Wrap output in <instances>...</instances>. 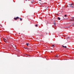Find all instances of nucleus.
<instances>
[{
	"instance_id": "1",
	"label": "nucleus",
	"mask_w": 74,
	"mask_h": 74,
	"mask_svg": "<svg viewBox=\"0 0 74 74\" xmlns=\"http://www.w3.org/2000/svg\"><path fill=\"white\" fill-rule=\"evenodd\" d=\"M73 5H74V4H70L69 5V7H72V8H73L74 7H73V6H72Z\"/></svg>"
},
{
	"instance_id": "2",
	"label": "nucleus",
	"mask_w": 74,
	"mask_h": 74,
	"mask_svg": "<svg viewBox=\"0 0 74 74\" xmlns=\"http://www.w3.org/2000/svg\"><path fill=\"white\" fill-rule=\"evenodd\" d=\"M3 40H4V42H7V41H8V40L5 38H3Z\"/></svg>"
},
{
	"instance_id": "3",
	"label": "nucleus",
	"mask_w": 74,
	"mask_h": 74,
	"mask_svg": "<svg viewBox=\"0 0 74 74\" xmlns=\"http://www.w3.org/2000/svg\"><path fill=\"white\" fill-rule=\"evenodd\" d=\"M18 18H19V17H17L16 18H14V19H15V20H16V19H18Z\"/></svg>"
},
{
	"instance_id": "4",
	"label": "nucleus",
	"mask_w": 74,
	"mask_h": 74,
	"mask_svg": "<svg viewBox=\"0 0 74 74\" xmlns=\"http://www.w3.org/2000/svg\"><path fill=\"white\" fill-rule=\"evenodd\" d=\"M6 38L8 39V40H9L10 38V37L8 36V37H7Z\"/></svg>"
},
{
	"instance_id": "5",
	"label": "nucleus",
	"mask_w": 74,
	"mask_h": 74,
	"mask_svg": "<svg viewBox=\"0 0 74 74\" xmlns=\"http://www.w3.org/2000/svg\"><path fill=\"white\" fill-rule=\"evenodd\" d=\"M72 20H71V21H74V17H73L72 18Z\"/></svg>"
},
{
	"instance_id": "6",
	"label": "nucleus",
	"mask_w": 74,
	"mask_h": 74,
	"mask_svg": "<svg viewBox=\"0 0 74 74\" xmlns=\"http://www.w3.org/2000/svg\"><path fill=\"white\" fill-rule=\"evenodd\" d=\"M62 46L63 47H64L65 48H67V47H66V46H63V45H62Z\"/></svg>"
},
{
	"instance_id": "7",
	"label": "nucleus",
	"mask_w": 74,
	"mask_h": 74,
	"mask_svg": "<svg viewBox=\"0 0 74 74\" xmlns=\"http://www.w3.org/2000/svg\"><path fill=\"white\" fill-rule=\"evenodd\" d=\"M58 20H60V17H58Z\"/></svg>"
},
{
	"instance_id": "8",
	"label": "nucleus",
	"mask_w": 74,
	"mask_h": 74,
	"mask_svg": "<svg viewBox=\"0 0 74 74\" xmlns=\"http://www.w3.org/2000/svg\"><path fill=\"white\" fill-rule=\"evenodd\" d=\"M25 49H27V50H29V49L27 48H25Z\"/></svg>"
},
{
	"instance_id": "9",
	"label": "nucleus",
	"mask_w": 74,
	"mask_h": 74,
	"mask_svg": "<svg viewBox=\"0 0 74 74\" xmlns=\"http://www.w3.org/2000/svg\"><path fill=\"white\" fill-rule=\"evenodd\" d=\"M19 19H20V21H22V18H19Z\"/></svg>"
},
{
	"instance_id": "10",
	"label": "nucleus",
	"mask_w": 74,
	"mask_h": 74,
	"mask_svg": "<svg viewBox=\"0 0 74 74\" xmlns=\"http://www.w3.org/2000/svg\"><path fill=\"white\" fill-rule=\"evenodd\" d=\"M48 8L46 7V8H45V10H48Z\"/></svg>"
},
{
	"instance_id": "11",
	"label": "nucleus",
	"mask_w": 74,
	"mask_h": 74,
	"mask_svg": "<svg viewBox=\"0 0 74 74\" xmlns=\"http://www.w3.org/2000/svg\"><path fill=\"white\" fill-rule=\"evenodd\" d=\"M26 44L27 46H29V43H26Z\"/></svg>"
},
{
	"instance_id": "12",
	"label": "nucleus",
	"mask_w": 74,
	"mask_h": 74,
	"mask_svg": "<svg viewBox=\"0 0 74 74\" xmlns=\"http://www.w3.org/2000/svg\"><path fill=\"white\" fill-rule=\"evenodd\" d=\"M70 38H69V37H67V39H69Z\"/></svg>"
},
{
	"instance_id": "13",
	"label": "nucleus",
	"mask_w": 74,
	"mask_h": 74,
	"mask_svg": "<svg viewBox=\"0 0 74 74\" xmlns=\"http://www.w3.org/2000/svg\"><path fill=\"white\" fill-rule=\"evenodd\" d=\"M53 24L54 25H56V23H54Z\"/></svg>"
},
{
	"instance_id": "14",
	"label": "nucleus",
	"mask_w": 74,
	"mask_h": 74,
	"mask_svg": "<svg viewBox=\"0 0 74 74\" xmlns=\"http://www.w3.org/2000/svg\"><path fill=\"white\" fill-rule=\"evenodd\" d=\"M64 16H65V17H66V16H67V15H64Z\"/></svg>"
},
{
	"instance_id": "15",
	"label": "nucleus",
	"mask_w": 74,
	"mask_h": 74,
	"mask_svg": "<svg viewBox=\"0 0 74 74\" xmlns=\"http://www.w3.org/2000/svg\"><path fill=\"white\" fill-rule=\"evenodd\" d=\"M52 47H54V45H52Z\"/></svg>"
},
{
	"instance_id": "16",
	"label": "nucleus",
	"mask_w": 74,
	"mask_h": 74,
	"mask_svg": "<svg viewBox=\"0 0 74 74\" xmlns=\"http://www.w3.org/2000/svg\"><path fill=\"white\" fill-rule=\"evenodd\" d=\"M38 26V25H37L36 24V25H35V26Z\"/></svg>"
},
{
	"instance_id": "17",
	"label": "nucleus",
	"mask_w": 74,
	"mask_h": 74,
	"mask_svg": "<svg viewBox=\"0 0 74 74\" xmlns=\"http://www.w3.org/2000/svg\"><path fill=\"white\" fill-rule=\"evenodd\" d=\"M70 27V26H69L67 27Z\"/></svg>"
},
{
	"instance_id": "18",
	"label": "nucleus",
	"mask_w": 74,
	"mask_h": 74,
	"mask_svg": "<svg viewBox=\"0 0 74 74\" xmlns=\"http://www.w3.org/2000/svg\"><path fill=\"white\" fill-rule=\"evenodd\" d=\"M58 56V55H57L56 56V57H57Z\"/></svg>"
},
{
	"instance_id": "19",
	"label": "nucleus",
	"mask_w": 74,
	"mask_h": 74,
	"mask_svg": "<svg viewBox=\"0 0 74 74\" xmlns=\"http://www.w3.org/2000/svg\"><path fill=\"white\" fill-rule=\"evenodd\" d=\"M64 37L65 38V37H66V36H64Z\"/></svg>"
},
{
	"instance_id": "20",
	"label": "nucleus",
	"mask_w": 74,
	"mask_h": 74,
	"mask_svg": "<svg viewBox=\"0 0 74 74\" xmlns=\"http://www.w3.org/2000/svg\"><path fill=\"white\" fill-rule=\"evenodd\" d=\"M27 0H25V1H27Z\"/></svg>"
},
{
	"instance_id": "21",
	"label": "nucleus",
	"mask_w": 74,
	"mask_h": 74,
	"mask_svg": "<svg viewBox=\"0 0 74 74\" xmlns=\"http://www.w3.org/2000/svg\"><path fill=\"white\" fill-rule=\"evenodd\" d=\"M39 1H41L40 0H39Z\"/></svg>"
},
{
	"instance_id": "22",
	"label": "nucleus",
	"mask_w": 74,
	"mask_h": 74,
	"mask_svg": "<svg viewBox=\"0 0 74 74\" xmlns=\"http://www.w3.org/2000/svg\"><path fill=\"white\" fill-rule=\"evenodd\" d=\"M51 53L52 52V51H51Z\"/></svg>"
}]
</instances>
